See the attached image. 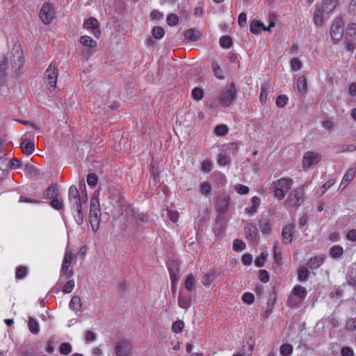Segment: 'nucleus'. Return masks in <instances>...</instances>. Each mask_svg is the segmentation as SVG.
<instances>
[{
	"instance_id": "48",
	"label": "nucleus",
	"mask_w": 356,
	"mask_h": 356,
	"mask_svg": "<svg viewBox=\"0 0 356 356\" xmlns=\"http://www.w3.org/2000/svg\"><path fill=\"white\" fill-rule=\"evenodd\" d=\"M273 259L277 264L280 265L282 264V252L277 246L273 248Z\"/></svg>"
},
{
	"instance_id": "39",
	"label": "nucleus",
	"mask_w": 356,
	"mask_h": 356,
	"mask_svg": "<svg viewBox=\"0 0 356 356\" xmlns=\"http://www.w3.org/2000/svg\"><path fill=\"white\" fill-rule=\"evenodd\" d=\"M293 353V346L289 343H284L280 346V354L282 356H289Z\"/></svg>"
},
{
	"instance_id": "24",
	"label": "nucleus",
	"mask_w": 356,
	"mask_h": 356,
	"mask_svg": "<svg viewBox=\"0 0 356 356\" xmlns=\"http://www.w3.org/2000/svg\"><path fill=\"white\" fill-rule=\"evenodd\" d=\"M356 173V170L354 168H350L343 175L341 186L344 185V187L346 186L355 177Z\"/></svg>"
},
{
	"instance_id": "36",
	"label": "nucleus",
	"mask_w": 356,
	"mask_h": 356,
	"mask_svg": "<svg viewBox=\"0 0 356 356\" xmlns=\"http://www.w3.org/2000/svg\"><path fill=\"white\" fill-rule=\"evenodd\" d=\"M314 23L317 26H321L323 24V12L320 9H317L315 10L313 17Z\"/></svg>"
},
{
	"instance_id": "26",
	"label": "nucleus",
	"mask_w": 356,
	"mask_h": 356,
	"mask_svg": "<svg viewBox=\"0 0 356 356\" xmlns=\"http://www.w3.org/2000/svg\"><path fill=\"white\" fill-rule=\"evenodd\" d=\"M258 225L264 234H269L271 232V224L268 220H259Z\"/></svg>"
},
{
	"instance_id": "11",
	"label": "nucleus",
	"mask_w": 356,
	"mask_h": 356,
	"mask_svg": "<svg viewBox=\"0 0 356 356\" xmlns=\"http://www.w3.org/2000/svg\"><path fill=\"white\" fill-rule=\"evenodd\" d=\"M178 305L186 311L191 305V295L188 292L180 291L178 296Z\"/></svg>"
},
{
	"instance_id": "15",
	"label": "nucleus",
	"mask_w": 356,
	"mask_h": 356,
	"mask_svg": "<svg viewBox=\"0 0 356 356\" xmlns=\"http://www.w3.org/2000/svg\"><path fill=\"white\" fill-rule=\"evenodd\" d=\"M293 184V181L289 177H282L273 182L274 187H279L288 191Z\"/></svg>"
},
{
	"instance_id": "62",
	"label": "nucleus",
	"mask_w": 356,
	"mask_h": 356,
	"mask_svg": "<svg viewBox=\"0 0 356 356\" xmlns=\"http://www.w3.org/2000/svg\"><path fill=\"white\" fill-rule=\"evenodd\" d=\"M167 214L168 217L172 222H177L178 221L179 215L177 211L169 210Z\"/></svg>"
},
{
	"instance_id": "47",
	"label": "nucleus",
	"mask_w": 356,
	"mask_h": 356,
	"mask_svg": "<svg viewBox=\"0 0 356 356\" xmlns=\"http://www.w3.org/2000/svg\"><path fill=\"white\" fill-rule=\"evenodd\" d=\"M50 204L51 206L56 209V210H61L63 208V203L61 198H58V197L51 200Z\"/></svg>"
},
{
	"instance_id": "29",
	"label": "nucleus",
	"mask_w": 356,
	"mask_h": 356,
	"mask_svg": "<svg viewBox=\"0 0 356 356\" xmlns=\"http://www.w3.org/2000/svg\"><path fill=\"white\" fill-rule=\"evenodd\" d=\"M80 42L85 47L94 48L96 47L97 42L88 35H83L80 38Z\"/></svg>"
},
{
	"instance_id": "61",
	"label": "nucleus",
	"mask_w": 356,
	"mask_h": 356,
	"mask_svg": "<svg viewBox=\"0 0 356 356\" xmlns=\"http://www.w3.org/2000/svg\"><path fill=\"white\" fill-rule=\"evenodd\" d=\"M273 193L274 196L280 200H282L286 195L285 191L279 187H275Z\"/></svg>"
},
{
	"instance_id": "64",
	"label": "nucleus",
	"mask_w": 356,
	"mask_h": 356,
	"mask_svg": "<svg viewBox=\"0 0 356 356\" xmlns=\"http://www.w3.org/2000/svg\"><path fill=\"white\" fill-rule=\"evenodd\" d=\"M302 64L298 58H294L291 60V67L292 70L297 71L301 68Z\"/></svg>"
},
{
	"instance_id": "19",
	"label": "nucleus",
	"mask_w": 356,
	"mask_h": 356,
	"mask_svg": "<svg viewBox=\"0 0 356 356\" xmlns=\"http://www.w3.org/2000/svg\"><path fill=\"white\" fill-rule=\"evenodd\" d=\"M346 280L348 284L356 287V261L350 267L346 275Z\"/></svg>"
},
{
	"instance_id": "34",
	"label": "nucleus",
	"mask_w": 356,
	"mask_h": 356,
	"mask_svg": "<svg viewBox=\"0 0 356 356\" xmlns=\"http://www.w3.org/2000/svg\"><path fill=\"white\" fill-rule=\"evenodd\" d=\"M211 68H212V70H213L215 76L218 79H224L222 70H221V68L218 65V64L216 62H215L214 60H212V62H211Z\"/></svg>"
},
{
	"instance_id": "46",
	"label": "nucleus",
	"mask_w": 356,
	"mask_h": 356,
	"mask_svg": "<svg viewBox=\"0 0 356 356\" xmlns=\"http://www.w3.org/2000/svg\"><path fill=\"white\" fill-rule=\"evenodd\" d=\"M215 133L217 136H224L228 133V128L225 124L217 125L215 128Z\"/></svg>"
},
{
	"instance_id": "1",
	"label": "nucleus",
	"mask_w": 356,
	"mask_h": 356,
	"mask_svg": "<svg viewBox=\"0 0 356 356\" xmlns=\"http://www.w3.org/2000/svg\"><path fill=\"white\" fill-rule=\"evenodd\" d=\"M68 200L71 208L76 211V214L74 215L75 221L78 225H82L83 223L82 204L87 202L88 197L85 195L84 197H81L79 191L76 186L72 185L69 188Z\"/></svg>"
},
{
	"instance_id": "45",
	"label": "nucleus",
	"mask_w": 356,
	"mask_h": 356,
	"mask_svg": "<svg viewBox=\"0 0 356 356\" xmlns=\"http://www.w3.org/2000/svg\"><path fill=\"white\" fill-rule=\"evenodd\" d=\"M28 270L26 266H19L15 272L16 279L20 280L24 278L27 275Z\"/></svg>"
},
{
	"instance_id": "60",
	"label": "nucleus",
	"mask_w": 356,
	"mask_h": 356,
	"mask_svg": "<svg viewBox=\"0 0 356 356\" xmlns=\"http://www.w3.org/2000/svg\"><path fill=\"white\" fill-rule=\"evenodd\" d=\"M322 125H323V128L331 131L333 129V128L334 127L335 124L333 121H332L330 118H327L326 119H325L323 120Z\"/></svg>"
},
{
	"instance_id": "50",
	"label": "nucleus",
	"mask_w": 356,
	"mask_h": 356,
	"mask_svg": "<svg viewBox=\"0 0 356 356\" xmlns=\"http://www.w3.org/2000/svg\"><path fill=\"white\" fill-rule=\"evenodd\" d=\"M59 350L60 354L67 355L72 352V346L69 343H62L60 346Z\"/></svg>"
},
{
	"instance_id": "49",
	"label": "nucleus",
	"mask_w": 356,
	"mask_h": 356,
	"mask_svg": "<svg viewBox=\"0 0 356 356\" xmlns=\"http://www.w3.org/2000/svg\"><path fill=\"white\" fill-rule=\"evenodd\" d=\"M166 22L167 24L170 26H175L179 22V17L176 14L171 13L168 15Z\"/></svg>"
},
{
	"instance_id": "13",
	"label": "nucleus",
	"mask_w": 356,
	"mask_h": 356,
	"mask_svg": "<svg viewBox=\"0 0 356 356\" xmlns=\"http://www.w3.org/2000/svg\"><path fill=\"white\" fill-rule=\"evenodd\" d=\"M115 207L118 208V213L123 215L124 212L127 213L130 212L131 215H134V210L128 206L125 200L122 197H119L115 201Z\"/></svg>"
},
{
	"instance_id": "31",
	"label": "nucleus",
	"mask_w": 356,
	"mask_h": 356,
	"mask_svg": "<svg viewBox=\"0 0 356 356\" xmlns=\"http://www.w3.org/2000/svg\"><path fill=\"white\" fill-rule=\"evenodd\" d=\"M293 293L300 298V299H304L307 296V291L305 287L297 285L296 286L292 291Z\"/></svg>"
},
{
	"instance_id": "5",
	"label": "nucleus",
	"mask_w": 356,
	"mask_h": 356,
	"mask_svg": "<svg viewBox=\"0 0 356 356\" xmlns=\"http://www.w3.org/2000/svg\"><path fill=\"white\" fill-rule=\"evenodd\" d=\"M304 186H300L293 190L287 197V202L291 207H299L303 202Z\"/></svg>"
},
{
	"instance_id": "33",
	"label": "nucleus",
	"mask_w": 356,
	"mask_h": 356,
	"mask_svg": "<svg viewBox=\"0 0 356 356\" xmlns=\"http://www.w3.org/2000/svg\"><path fill=\"white\" fill-rule=\"evenodd\" d=\"M343 253V248L339 245H334L330 249V254L332 257L339 258Z\"/></svg>"
},
{
	"instance_id": "28",
	"label": "nucleus",
	"mask_w": 356,
	"mask_h": 356,
	"mask_svg": "<svg viewBox=\"0 0 356 356\" xmlns=\"http://www.w3.org/2000/svg\"><path fill=\"white\" fill-rule=\"evenodd\" d=\"M346 49L348 51L355 49V38L350 33H346L345 35Z\"/></svg>"
},
{
	"instance_id": "54",
	"label": "nucleus",
	"mask_w": 356,
	"mask_h": 356,
	"mask_svg": "<svg viewBox=\"0 0 356 356\" xmlns=\"http://www.w3.org/2000/svg\"><path fill=\"white\" fill-rule=\"evenodd\" d=\"M268 253L266 252H262L259 257H257L254 264L257 267H261L264 266V261L268 257Z\"/></svg>"
},
{
	"instance_id": "7",
	"label": "nucleus",
	"mask_w": 356,
	"mask_h": 356,
	"mask_svg": "<svg viewBox=\"0 0 356 356\" xmlns=\"http://www.w3.org/2000/svg\"><path fill=\"white\" fill-rule=\"evenodd\" d=\"M54 17L53 5L50 3H45L42 5L40 12V18L44 24H49Z\"/></svg>"
},
{
	"instance_id": "55",
	"label": "nucleus",
	"mask_w": 356,
	"mask_h": 356,
	"mask_svg": "<svg viewBox=\"0 0 356 356\" xmlns=\"http://www.w3.org/2000/svg\"><path fill=\"white\" fill-rule=\"evenodd\" d=\"M288 102V97L285 95H280L277 97L276 104L278 107H284Z\"/></svg>"
},
{
	"instance_id": "53",
	"label": "nucleus",
	"mask_w": 356,
	"mask_h": 356,
	"mask_svg": "<svg viewBox=\"0 0 356 356\" xmlns=\"http://www.w3.org/2000/svg\"><path fill=\"white\" fill-rule=\"evenodd\" d=\"M98 182V177L95 173H89L87 176V183L89 186H95Z\"/></svg>"
},
{
	"instance_id": "22",
	"label": "nucleus",
	"mask_w": 356,
	"mask_h": 356,
	"mask_svg": "<svg viewBox=\"0 0 356 356\" xmlns=\"http://www.w3.org/2000/svg\"><path fill=\"white\" fill-rule=\"evenodd\" d=\"M58 195V189L56 185L51 184L44 192L45 198L52 200Z\"/></svg>"
},
{
	"instance_id": "25",
	"label": "nucleus",
	"mask_w": 356,
	"mask_h": 356,
	"mask_svg": "<svg viewBox=\"0 0 356 356\" xmlns=\"http://www.w3.org/2000/svg\"><path fill=\"white\" fill-rule=\"evenodd\" d=\"M184 286L188 293H191L195 291V277L193 275L191 274L186 277L184 282Z\"/></svg>"
},
{
	"instance_id": "6",
	"label": "nucleus",
	"mask_w": 356,
	"mask_h": 356,
	"mask_svg": "<svg viewBox=\"0 0 356 356\" xmlns=\"http://www.w3.org/2000/svg\"><path fill=\"white\" fill-rule=\"evenodd\" d=\"M343 22L341 17H337L330 27V36L332 40L339 41L343 35Z\"/></svg>"
},
{
	"instance_id": "4",
	"label": "nucleus",
	"mask_w": 356,
	"mask_h": 356,
	"mask_svg": "<svg viewBox=\"0 0 356 356\" xmlns=\"http://www.w3.org/2000/svg\"><path fill=\"white\" fill-rule=\"evenodd\" d=\"M236 96V88L234 83L223 89L220 94L219 102L224 106H229Z\"/></svg>"
},
{
	"instance_id": "57",
	"label": "nucleus",
	"mask_w": 356,
	"mask_h": 356,
	"mask_svg": "<svg viewBox=\"0 0 356 356\" xmlns=\"http://www.w3.org/2000/svg\"><path fill=\"white\" fill-rule=\"evenodd\" d=\"M192 96L195 99L200 100L204 97V92L202 88L196 87L192 90Z\"/></svg>"
},
{
	"instance_id": "32",
	"label": "nucleus",
	"mask_w": 356,
	"mask_h": 356,
	"mask_svg": "<svg viewBox=\"0 0 356 356\" xmlns=\"http://www.w3.org/2000/svg\"><path fill=\"white\" fill-rule=\"evenodd\" d=\"M356 150V145L354 144L350 145H339L337 146V153H343L346 152H355Z\"/></svg>"
},
{
	"instance_id": "10",
	"label": "nucleus",
	"mask_w": 356,
	"mask_h": 356,
	"mask_svg": "<svg viewBox=\"0 0 356 356\" xmlns=\"http://www.w3.org/2000/svg\"><path fill=\"white\" fill-rule=\"evenodd\" d=\"M230 197L226 194L220 195L218 197L216 203V208L218 213H225L229 204Z\"/></svg>"
},
{
	"instance_id": "52",
	"label": "nucleus",
	"mask_w": 356,
	"mask_h": 356,
	"mask_svg": "<svg viewBox=\"0 0 356 356\" xmlns=\"http://www.w3.org/2000/svg\"><path fill=\"white\" fill-rule=\"evenodd\" d=\"M309 276V271L305 267H302L298 270V279L300 281H305Z\"/></svg>"
},
{
	"instance_id": "16",
	"label": "nucleus",
	"mask_w": 356,
	"mask_h": 356,
	"mask_svg": "<svg viewBox=\"0 0 356 356\" xmlns=\"http://www.w3.org/2000/svg\"><path fill=\"white\" fill-rule=\"evenodd\" d=\"M167 266L170 272V279L174 284L179 277V264L177 261L171 260L167 264Z\"/></svg>"
},
{
	"instance_id": "20",
	"label": "nucleus",
	"mask_w": 356,
	"mask_h": 356,
	"mask_svg": "<svg viewBox=\"0 0 356 356\" xmlns=\"http://www.w3.org/2000/svg\"><path fill=\"white\" fill-rule=\"evenodd\" d=\"M200 37V32L195 29H189L184 33V39L190 42L197 41Z\"/></svg>"
},
{
	"instance_id": "59",
	"label": "nucleus",
	"mask_w": 356,
	"mask_h": 356,
	"mask_svg": "<svg viewBox=\"0 0 356 356\" xmlns=\"http://www.w3.org/2000/svg\"><path fill=\"white\" fill-rule=\"evenodd\" d=\"M245 248V244L239 239L234 240L233 243V249L235 251H242Z\"/></svg>"
},
{
	"instance_id": "14",
	"label": "nucleus",
	"mask_w": 356,
	"mask_h": 356,
	"mask_svg": "<svg viewBox=\"0 0 356 356\" xmlns=\"http://www.w3.org/2000/svg\"><path fill=\"white\" fill-rule=\"evenodd\" d=\"M13 60V67H16L17 70H19L23 64V52L19 47L13 48L12 51Z\"/></svg>"
},
{
	"instance_id": "2",
	"label": "nucleus",
	"mask_w": 356,
	"mask_h": 356,
	"mask_svg": "<svg viewBox=\"0 0 356 356\" xmlns=\"http://www.w3.org/2000/svg\"><path fill=\"white\" fill-rule=\"evenodd\" d=\"M101 216L99 202L97 197L93 195L90 200L89 220L92 229L98 228Z\"/></svg>"
},
{
	"instance_id": "42",
	"label": "nucleus",
	"mask_w": 356,
	"mask_h": 356,
	"mask_svg": "<svg viewBox=\"0 0 356 356\" xmlns=\"http://www.w3.org/2000/svg\"><path fill=\"white\" fill-rule=\"evenodd\" d=\"M267 90H268V83H264L261 85V92H260V95H259V100L262 104H264L266 102Z\"/></svg>"
},
{
	"instance_id": "8",
	"label": "nucleus",
	"mask_w": 356,
	"mask_h": 356,
	"mask_svg": "<svg viewBox=\"0 0 356 356\" xmlns=\"http://www.w3.org/2000/svg\"><path fill=\"white\" fill-rule=\"evenodd\" d=\"M44 76L47 80L48 89L54 90L56 88L58 77V72L55 67L49 65L45 72Z\"/></svg>"
},
{
	"instance_id": "23",
	"label": "nucleus",
	"mask_w": 356,
	"mask_h": 356,
	"mask_svg": "<svg viewBox=\"0 0 356 356\" xmlns=\"http://www.w3.org/2000/svg\"><path fill=\"white\" fill-rule=\"evenodd\" d=\"M323 261L324 258L322 256H315L308 261L307 265L309 268H317L323 264Z\"/></svg>"
},
{
	"instance_id": "27",
	"label": "nucleus",
	"mask_w": 356,
	"mask_h": 356,
	"mask_svg": "<svg viewBox=\"0 0 356 356\" xmlns=\"http://www.w3.org/2000/svg\"><path fill=\"white\" fill-rule=\"evenodd\" d=\"M297 88L300 93H305L307 91V82L304 76H301L298 79Z\"/></svg>"
},
{
	"instance_id": "58",
	"label": "nucleus",
	"mask_w": 356,
	"mask_h": 356,
	"mask_svg": "<svg viewBox=\"0 0 356 356\" xmlns=\"http://www.w3.org/2000/svg\"><path fill=\"white\" fill-rule=\"evenodd\" d=\"M73 259V254L71 251L67 250L65 253L62 265L70 266Z\"/></svg>"
},
{
	"instance_id": "63",
	"label": "nucleus",
	"mask_w": 356,
	"mask_h": 356,
	"mask_svg": "<svg viewBox=\"0 0 356 356\" xmlns=\"http://www.w3.org/2000/svg\"><path fill=\"white\" fill-rule=\"evenodd\" d=\"M242 300L247 304H252L254 302V295L250 293H245L242 296Z\"/></svg>"
},
{
	"instance_id": "35",
	"label": "nucleus",
	"mask_w": 356,
	"mask_h": 356,
	"mask_svg": "<svg viewBox=\"0 0 356 356\" xmlns=\"http://www.w3.org/2000/svg\"><path fill=\"white\" fill-rule=\"evenodd\" d=\"M261 29L264 30V24L259 21H253L250 24V30L254 34L259 33Z\"/></svg>"
},
{
	"instance_id": "12",
	"label": "nucleus",
	"mask_w": 356,
	"mask_h": 356,
	"mask_svg": "<svg viewBox=\"0 0 356 356\" xmlns=\"http://www.w3.org/2000/svg\"><path fill=\"white\" fill-rule=\"evenodd\" d=\"M245 238L251 242H254L258 235L257 228L252 223H248L244 227Z\"/></svg>"
},
{
	"instance_id": "43",
	"label": "nucleus",
	"mask_w": 356,
	"mask_h": 356,
	"mask_svg": "<svg viewBox=\"0 0 356 356\" xmlns=\"http://www.w3.org/2000/svg\"><path fill=\"white\" fill-rule=\"evenodd\" d=\"M220 44L223 48H229L232 44V40L228 35H223L220 39Z\"/></svg>"
},
{
	"instance_id": "3",
	"label": "nucleus",
	"mask_w": 356,
	"mask_h": 356,
	"mask_svg": "<svg viewBox=\"0 0 356 356\" xmlns=\"http://www.w3.org/2000/svg\"><path fill=\"white\" fill-rule=\"evenodd\" d=\"M321 159V155L318 152L308 151L305 153L302 167L305 171H307L309 168L316 165Z\"/></svg>"
},
{
	"instance_id": "56",
	"label": "nucleus",
	"mask_w": 356,
	"mask_h": 356,
	"mask_svg": "<svg viewBox=\"0 0 356 356\" xmlns=\"http://www.w3.org/2000/svg\"><path fill=\"white\" fill-rule=\"evenodd\" d=\"M214 276L215 275L213 273H209L204 275L202 281V284L204 286H209L211 284L213 280L214 279Z\"/></svg>"
},
{
	"instance_id": "40",
	"label": "nucleus",
	"mask_w": 356,
	"mask_h": 356,
	"mask_svg": "<svg viewBox=\"0 0 356 356\" xmlns=\"http://www.w3.org/2000/svg\"><path fill=\"white\" fill-rule=\"evenodd\" d=\"M217 162L220 165H227L230 164V157L225 154L220 153L218 156Z\"/></svg>"
},
{
	"instance_id": "17",
	"label": "nucleus",
	"mask_w": 356,
	"mask_h": 356,
	"mask_svg": "<svg viewBox=\"0 0 356 356\" xmlns=\"http://www.w3.org/2000/svg\"><path fill=\"white\" fill-rule=\"evenodd\" d=\"M293 225L289 224L284 227L282 229V236L283 238V241L285 244H289L291 243L293 236Z\"/></svg>"
},
{
	"instance_id": "51",
	"label": "nucleus",
	"mask_w": 356,
	"mask_h": 356,
	"mask_svg": "<svg viewBox=\"0 0 356 356\" xmlns=\"http://www.w3.org/2000/svg\"><path fill=\"white\" fill-rule=\"evenodd\" d=\"M75 286L74 281L73 280H68L63 287V292L64 293H70L72 291Z\"/></svg>"
},
{
	"instance_id": "37",
	"label": "nucleus",
	"mask_w": 356,
	"mask_h": 356,
	"mask_svg": "<svg viewBox=\"0 0 356 356\" xmlns=\"http://www.w3.org/2000/svg\"><path fill=\"white\" fill-rule=\"evenodd\" d=\"M152 36L157 40L161 39L165 34L164 29L161 26H154L152 30Z\"/></svg>"
},
{
	"instance_id": "21",
	"label": "nucleus",
	"mask_w": 356,
	"mask_h": 356,
	"mask_svg": "<svg viewBox=\"0 0 356 356\" xmlns=\"http://www.w3.org/2000/svg\"><path fill=\"white\" fill-rule=\"evenodd\" d=\"M69 307L70 309L75 312L76 313L79 312L82 307L80 297L77 296H73L70 302Z\"/></svg>"
},
{
	"instance_id": "41",
	"label": "nucleus",
	"mask_w": 356,
	"mask_h": 356,
	"mask_svg": "<svg viewBox=\"0 0 356 356\" xmlns=\"http://www.w3.org/2000/svg\"><path fill=\"white\" fill-rule=\"evenodd\" d=\"M74 274L72 268L70 266L62 265L60 270V276H65L66 279L70 278Z\"/></svg>"
},
{
	"instance_id": "30",
	"label": "nucleus",
	"mask_w": 356,
	"mask_h": 356,
	"mask_svg": "<svg viewBox=\"0 0 356 356\" xmlns=\"http://www.w3.org/2000/svg\"><path fill=\"white\" fill-rule=\"evenodd\" d=\"M83 26L88 29H97L99 27L98 21L94 17H90L84 22Z\"/></svg>"
},
{
	"instance_id": "44",
	"label": "nucleus",
	"mask_w": 356,
	"mask_h": 356,
	"mask_svg": "<svg viewBox=\"0 0 356 356\" xmlns=\"http://www.w3.org/2000/svg\"><path fill=\"white\" fill-rule=\"evenodd\" d=\"M184 327V323L183 321L178 320L172 323V330L175 333H180Z\"/></svg>"
},
{
	"instance_id": "9",
	"label": "nucleus",
	"mask_w": 356,
	"mask_h": 356,
	"mask_svg": "<svg viewBox=\"0 0 356 356\" xmlns=\"http://www.w3.org/2000/svg\"><path fill=\"white\" fill-rule=\"evenodd\" d=\"M131 350V343L127 339L119 341L115 348V353L117 356H129Z\"/></svg>"
},
{
	"instance_id": "18",
	"label": "nucleus",
	"mask_w": 356,
	"mask_h": 356,
	"mask_svg": "<svg viewBox=\"0 0 356 356\" xmlns=\"http://www.w3.org/2000/svg\"><path fill=\"white\" fill-rule=\"evenodd\" d=\"M20 148L24 154L30 155L35 149V145L34 143L26 138L21 142Z\"/></svg>"
},
{
	"instance_id": "38",
	"label": "nucleus",
	"mask_w": 356,
	"mask_h": 356,
	"mask_svg": "<svg viewBox=\"0 0 356 356\" xmlns=\"http://www.w3.org/2000/svg\"><path fill=\"white\" fill-rule=\"evenodd\" d=\"M29 330L34 334H36L39 332L38 323L32 317H29Z\"/></svg>"
}]
</instances>
